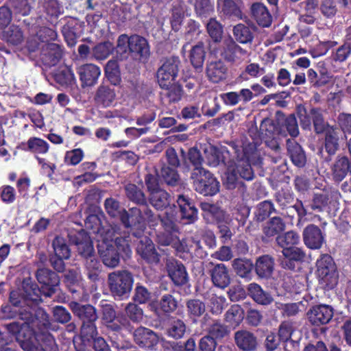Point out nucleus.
Listing matches in <instances>:
<instances>
[{"mask_svg":"<svg viewBox=\"0 0 351 351\" xmlns=\"http://www.w3.org/2000/svg\"><path fill=\"white\" fill-rule=\"evenodd\" d=\"M1 311L5 318H15L17 316L25 322L23 324L18 322H12L5 325L8 331L16 337L21 343V348L25 351H33L34 347L29 341L34 337L33 324L36 317L32 310H27L24 306L16 310L10 306H2Z\"/></svg>","mask_w":351,"mask_h":351,"instance_id":"nucleus-1","label":"nucleus"},{"mask_svg":"<svg viewBox=\"0 0 351 351\" xmlns=\"http://www.w3.org/2000/svg\"><path fill=\"white\" fill-rule=\"evenodd\" d=\"M189 166L193 167L191 178L195 189L204 195H213L219 191V182L213 175L202 167L201 155H181Z\"/></svg>","mask_w":351,"mask_h":351,"instance_id":"nucleus-2","label":"nucleus"},{"mask_svg":"<svg viewBox=\"0 0 351 351\" xmlns=\"http://www.w3.org/2000/svg\"><path fill=\"white\" fill-rule=\"evenodd\" d=\"M179 63L180 61L178 58L171 57L167 58L157 72V80L160 86L167 90L173 88L175 92L174 95L171 91L169 93V97L173 101L178 99L180 97L181 90L180 87L173 86L178 71Z\"/></svg>","mask_w":351,"mask_h":351,"instance_id":"nucleus-3","label":"nucleus"},{"mask_svg":"<svg viewBox=\"0 0 351 351\" xmlns=\"http://www.w3.org/2000/svg\"><path fill=\"white\" fill-rule=\"evenodd\" d=\"M251 155H237L227 164V172L224 184L228 189H233L238 180V174L243 178L250 180L253 178V171L250 163Z\"/></svg>","mask_w":351,"mask_h":351,"instance_id":"nucleus-4","label":"nucleus"},{"mask_svg":"<svg viewBox=\"0 0 351 351\" xmlns=\"http://www.w3.org/2000/svg\"><path fill=\"white\" fill-rule=\"evenodd\" d=\"M133 282L132 275L125 270L111 272L108 276V283L112 295L119 298L128 297Z\"/></svg>","mask_w":351,"mask_h":351,"instance_id":"nucleus-5","label":"nucleus"},{"mask_svg":"<svg viewBox=\"0 0 351 351\" xmlns=\"http://www.w3.org/2000/svg\"><path fill=\"white\" fill-rule=\"evenodd\" d=\"M317 275L319 280L329 287L337 282V273L332 258L328 254H323L317 261Z\"/></svg>","mask_w":351,"mask_h":351,"instance_id":"nucleus-6","label":"nucleus"},{"mask_svg":"<svg viewBox=\"0 0 351 351\" xmlns=\"http://www.w3.org/2000/svg\"><path fill=\"white\" fill-rule=\"evenodd\" d=\"M36 276L39 283L43 285L44 294L51 297L56 291L60 284L58 276L49 269L40 268L37 270Z\"/></svg>","mask_w":351,"mask_h":351,"instance_id":"nucleus-7","label":"nucleus"},{"mask_svg":"<svg viewBox=\"0 0 351 351\" xmlns=\"http://www.w3.org/2000/svg\"><path fill=\"white\" fill-rule=\"evenodd\" d=\"M261 131L265 138V143L274 150L278 147L276 140L278 135H286L282 128H278L276 123L270 119H265L261 124Z\"/></svg>","mask_w":351,"mask_h":351,"instance_id":"nucleus-8","label":"nucleus"},{"mask_svg":"<svg viewBox=\"0 0 351 351\" xmlns=\"http://www.w3.org/2000/svg\"><path fill=\"white\" fill-rule=\"evenodd\" d=\"M303 240L308 248L317 250L322 247L324 242V237L319 227L310 224L303 230Z\"/></svg>","mask_w":351,"mask_h":351,"instance_id":"nucleus-9","label":"nucleus"},{"mask_svg":"<svg viewBox=\"0 0 351 351\" xmlns=\"http://www.w3.org/2000/svg\"><path fill=\"white\" fill-rule=\"evenodd\" d=\"M332 316V308L328 305L315 306L308 312L309 321L317 326L327 324Z\"/></svg>","mask_w":351,"mask_h":351,"instance_id":"nucleus-10","label":"nucleus"},{"mask_svg":"<svg viewBox=\"0 0 351 351\" xmlns=\"http://www.w3.org/2000/svg\"><path fill=\"white\" fill-rule=\"evenodd\" d=\"M166 267L169 277L178 285H182L187 282L188 275L184 266L173 258H168Z\"/></svg>","mask_w":351,"mask_h":351,"instance_id":"nucleus-11","label":"nucleus"},{"mask_svg":"<svg viewBox=\"0 0 351 351\" xmlns=\"http://www.w3.org/2000/svg\"><path fill=\"white\" fill-rule=\"evenodd\" d=\"M77 73L83 86H92L97 82L101 70L95 64H85L78 68Z\"/></svg>","mask_w":351,"mask_h":351,"instance_id":"nucleus-12","label":"nucleus"},{"mask_svg":"<svg viewBox=\"0 0 351 351\" xmlns=\"http://www.w3.org/2000/svg\"><path fill=\"white\" fill-rule=\"evenodd\" d=\"M210 272L212 282L215 287L223 289L230 284L231 277L224 264H216Z\"/></svg>","mask_w":351,"mask_h":351,"instance_id":"nucleus-13","label":"nucleus"},{"mask_svg":"<svg viewBox=\"0 0 351 351\" xmlns=\"http://www.w3.org/2000/svg\"><path fill=\"white\" fill-rule=\"evenodd\" d=\"M134 341L140 347L152 348L159 341L158 336L150 329L141 327L134 333Z\"/></svg>","mask_w":351,"mask_h":351,"instance_id":"nucleus-14","label":"nucleus"},{"mask_svg":"<svg viewBox=\"0 0 351 351\" xmlns=\"http://www.w3.org/2000/svg\"><path fill=\"white\" fill-rule=\"evenodd\" d=\"M137 252L148 263H158L160 261V255L157 252L154 243L147 237H144L140 241Z\"/></svg>","mask_w":351,"mask_h":351,"instance_id":"nucleus-15","label":"nucleus"},{"mask_svg":"<svg viewBox=\"0 0 351 351\" xmlns=\"http://www.w3.org/2000/svg\"><path fill=\"white\" fill-rule=\"evenodd\" d=\"M99 254L103 263L108 267H115L119 263V254L112 245L103 242L98 245Z\"/></svg>","mask_w":351,"mask_h":351,"instance_id":"nucleus-16","label":"nucleus"},{"mask_svg":"<svg viewBox=\"0 0 351 351\" xmlns=\"http://www.w3.org/2000/svg\"><path fill=\"white\" fill-rule=\"evenodd\" d=\"M41 291L36 285L23 284V302L26 304L27 308H25L32 310L34 314V306L41 301Z\"/></svg>","mask_w":351,"mask_h":351,"instance_id":"nucleus-17","label":"nucleus"},{"mask_svg":"<svg viewBox=\"0 0 351 351\" xmlns=\"http://www.w3.org/2000/svg\"><path fill=\"white\" fill-rule=\"evenodd\" d=\"M234 341L237 347L243 351H254L257 346L256 337L247 330H242L236 332Z\"/></svg>","mask_w":351,"mask_h":351,"instance_id":"nucleus-18","label":"nucleus"},{"mask_svg":"<svg viewBox=\"0 0 351 351\" xmlns=\"http://www.w3.org/2000/svg\"><path fill=\"white\" fill-rule=\"evenodd\" d=\"M69 306L73 313L82 320L83 324L95 322L97 319L95 309L91 305H80L76 302H71Z\"/></svg>","mask_w":351,"mask_h":351,"instance_id":"nucleus-19","label":"nucleus"},{"mask_svg":"<svg viewBox=\"0 0 351 351\" xmlns=\"http://www.w3.org/2000/svg\"><path fill=\"white\" fill-rule=\"evenodd\" d=\"M227 68L221 60L210 62L206 66V75L209 80L218 83L226 78Z\"/></svg>","mask_w":351,"mask_h":351,"instance_id":"nucleus-20","label":"nucleus"},{"mask_svg":"<svg viewBox=\"0 0 351 351\" xmlns=\"http://www.w3.org/2000/svg\"><path fill=\"white\" fill-rule=\"evenodd\" d=\"M130 51L141 58H147L149 55V46L147 40L138 35L130 36Z\"/></svg>","mask_w":351,"mask_h":351,"instance_id":"nucleus-21","label":"nucleus"},{"mask_svg":"<svg viewBox=\"0 0 351 351\" xmlns=\"http://www.w3.org/2000/svg\"><path fill=\"white\" fill-rule=\"evenodd\" d=\"M121 221L127 228L138 226L141 229L144 227V218L142 211L138 208H131L130 213L127 211L123 212L121 215Z\"/></svg>","mask_w":351,"mask_h":351,"instance_id":"nucleus-22","label":"nucleus"},{"mask_svg":"<svg viewBox=\"0 0 351 351\" xmlns=\"http://www.w3.org/2000/svg\"><path fill=\"white\" fill-rule=\"evenodd\" d=\"M274 266V258L269 255H264L259 257L255 265V271L256 274L261 278L269 277Z\"/></svg>","mask_w":351,"mask_h":351,"instance_id":"nucleus-23","label":"nucleus"},{"mask_svg":"<svg viewBox=\"0 0 351 351\" xmlns=\"http://www.w3.org/2000/svg\"><path fill=\"white\" fill-rule=\"evenodd\" d=\"M177 203L180 207L182 219L187 220L186 223L195 221L197 218V209L184 195H179Z\"/></svg>","mask_w":351,"mask_h":351,"instance_id":"nucleus-24","label":"nucleus"},{"mask_svg":"<svg viewBox=\"0 0 351 351\" xmlns=\"http://www.w3.org/2000/svg\"><path fill=\"white\" fill-rule=\"evenodd\" d=\"M77 246V251L84 258L90 257L93 254L94 250L92 242L84 232H78L76 240L73 241Z\"/></svg>","mask_w":351,"mask_h":351,"instance_id":"nucleus-25","label":"nucleus"},{"mask_svg":"<svg viewBox=\"0 0 351 351\" xmlns=\"http://www.w3.org/2000/svg\"><path fill=\"white\" fill-rule=\"evenodd\" d=\"M247 291L250 295L258 304L268 305L273 301L271 295L269 293L263 291L256 283L250 284L247 287Z\"/></svg>","mask_w":351,"mask_h":351,"instance_id":"nucleus-26","label":"nucleus"},{"mask_svg":"<svg viewBox=\"0 0 351 351\" xmlns=\"http://www.w3.org/2000/svg\"><path fill=\"white\" fill-rule=\"evenodd\" d=\"M224 57L229 61H234L246 55L247 51L235 43L232 38H229L224 40Z\"/></svg>","mask_w":351,"mask_h":351,"instance_id":"nucleus-27","label":"nucleus"},{"mask_svg":"<svg viewBox=\"0 0 351 351\" xmlns=\"http://www.w3.org/2000/svg\"><path fill=\"white\" fill-rule=\"evenodd\" d=\"M114 90L108 86H100L97 91L96 100L98 104L104 107L112 106L115 101Z\"/></svg>","mask_w":351,"mask_h":351,"instance_id":"nucleus-28","label":"nucleus"},{"mask_svg":"<svg viewBox=\"0 0 351 351\" xmlns=\"http://www.w3.org/2000/svg\"><path fill=\"white\" fill-rule=\"evenodd\" d=\"M252 12L257 23L263 27H269L271 23V16L266 7L261 3H254Z\"/></svg>","mask_w":351,"mask_h":351,"instance_id":"nucleus-29","label":"nucleus"},{"mask_svg":"<svg viewBox=\"0 0 351 351\" xmlns=\"http://www.w3.org/2000/svg\"><path fill=\"white\" fill-rule=\"evenodd\" d=\"M176 214V206L173 205V206L167 208L163 216L159 217L166 231L177 232L178 228L176 225V221H177Z\"/></svg>","mask_w":351,"mask_h":351,"instance_id":"nucleus-30","label":"nucleus"},{"mask_svg":"<svg viewBox=\"0 0 351 351\" xmlns=\"http://www.w3.org/2000/svg\"><path fill=\"white\" fill-rule=\"evenodd\" d=\"M186 11V7L183 3L179 2L173 5L171 20L173 30L178 31L180 29L183 19L185 15H187Z\"/></svg>","mask_w":351,"mask_h":351,"instance_id":"nucleus-31","label":"nucleus"},{"mask_svg":"<svg viewBox=\"0 0 351 351\" xmlns=\"http://www.w3.org/2000/svg\"><path fill=\"white\" fill-rule=\"evenodd\" d=\"M206 51L202 43H199L190 51L189 59L195 68H201L204 64Z\"/></svg>","mask_w":351,"mask_h":351,"instance_id":"nucleus-32","label":"nucleus"},{"mask_svg":"<svg viewBox=\"0 0 351 351\" xmlns=\"http://www.w3.org/2000/svg\"><path fill=\"white\" fill-rule=\"evenodd\" d=\"M244 317L243 311L239 305H232L225 314V321L232 326H237Z\"/></svg>","mask_w":351,"mask_h":351,"instance_id":"nucleus-33","label":"nucleus"},{"mask_svg":"<svg viewBox=\"0 0 351 351\" xmlns=\"http://www.w3.org/2000/svg\"><path fill=\"white\" fill-rule=\"evenodd\" d=\"M114 46L110 42H104L95 45L91 51L92 56L97 60L106 59L113 51Z\"/></svg>","mask_w":351,"mask_h":351,"instance_id":"nucleus-34","label":"nucleus"},{"mask_svg":"<svg viewBox=\"0 0 351 351\" xmlns=\"http://www.w3.org/2000/svg\"><path fill=\"white\" fill-rule=\"evenodd\" d=\"M107 239L115 240V244L118 250L124 252L127 256L130 253L129 240L128 237H116L117 226L111 227L107 232Z\"/></svg>","mask_w":351,"mask_h":351,"instance_id":"nucleus-35","label":"nucleus"},{"mask_svg":"<svg viewBox=\"0 0 351 351\" xmlns=\"http://www.w3.org/2000/svg\"><path fill=\"white\" fill-rule=\"evenodd\" d=\"M348 171L351 173V164L347 157L342 156L334 165L333 175L335 179L337 181L342 180Z\"/></svg>","mask_w":351,"mask_h":351,"instance_id":"nucleus-36","label":"nucleus"},{"mask_svg":"<svg viewBox=\"0 0 351 351\" xmlns=\"http://www.w3.org/2000/svg\"><path fill=\"white\" fill-rule=\"evenodd\" d=\"M285 229V223L280 217L271 218L264 226L263 232L268 237L274 235L282 232Z\"/></svg>","mask_w":351,"mask_h":351,"instance_id":"nucleus-37","label":"nucleus"},{"mask_svg":"<svg viewBox=\"0 0 351 351\" xmlns=\"http://www.w3.org/2000/svg\"><path fill=\"white\" fill-rule=\"evenodd\" d=\"M276 241L278 246L282 247V250H285L287 247H292L298 244L300 241V237L296 232L293 231H289L285 234L278 235L276 239Z\"/></svg>","mask_w":351,"mask_h":351,"instance_id":"nucleus-38","label":"nucleus"},{"mask_svg":"<svg viewBox=\"0 0 351 351\" xmlns=\"http://www.w3.org/2000/svg\"><path fill=\"white\" fill-rule=\"evenodd\" d=\"M169 195L162 189L149 195L150 204L158 210L165 208L169 203Z\"/></svg>","mask_w":351,"mask_h":351,"instance_id":"nucleus-39","label":"nucleus"},{"mask_svg":"<svg viewBox=\"0 0 351 351\" xmlns=\"http://www.w3.org/2000/svg\"><path fill=\"white\" fill-rule=\"evenodd\" d=\"M232 267L238 276L247 278L253 268V264L249 260L237 258L232 262Z\"/></svg>","mask_w":351,"mask_h":351,"instance_id":"nucleus-40","label":"nucleus"},{"mask_svg":"<svg viewBox=\"0 0 351 351\" xmlns=\"http://www.w3.org/2000/svg\"><path fill=\"white\" fill-rule=\"evenodd\" d=\"M186 308L189 315L193 319L202 316L206 311L204 303L197 299L189 300L186 303Z\"/></svg>","mask_w":351,"mask_h":351,"instance_id":"nucleus-41","label":"nucleus"},{"mask_svg":"<svg viewBox=\"0 0 351 351\" xmlns=\"http://www.w3.org/2000/svg\"><path fill=\"white\" fill-rule=\"evenodd\" d=\"M338 148V132L333 128L326 130L325 151L328 154H334Z\"/></svg>","mask_w":351,"mask_h":351,"instance_id":"nucleus-42","label":"nucleus"},{"mask_svg":"<svg viewBox=\"0 0 351 351\" xmlns=\"http://www.w3.org/2000/svg\"><path fill=\"white\" fill-rule=\"evenodd\" d=\"M127 197L132 201L139 204H146V198L144 193L136 185L130 184L125 186Z\"/></svg>","mask_w":351,"mask_h":351,"instance_id":"nucleus-43","label":"nucleus"},{"mask_svg":"<svg viewBox=\"0 0 351 351\" xmlns=\"http://www.w3.org/2000/svg\"><path fill=\"white\" fill-rule=\"evenodd\" d=\"M233 34L236 40L241 43H250L253 38L250 29L243 24H239L234 26Z\"/></svg>","mask_w":351,"mask_h":351,"instance_id":"nucleus-44","label":"nucleus"},{"mask_svg":"<svg viewBox=\"0 0 351 351\" xmlns=\"http://www.w3.org/2000/svg\"><path fill=\"white\" fill-rule=\"evenodd\" d=\"M53 247L57 256L64 259L70 257V250L62 237H56L53 241Z\"/></svg>","mask_w":351,"mask_h":351,"instance_id":"nucleus-45","label":"nucleus"},{"mask_svg":"<svg viewBox=\"0 0 351 351\" xmlns=\"http://www.w3.org/2000/svg\"><path fill=\"white\" fill-rule=\"evenodd\" d=\"M186 332V325L183 321L176 319L171 322L167 333L169 337L178 339L184 337Z\"/></svg>","mask_w":351,"mask_h":351,"instance_id":"nucleus-46","label":"nucleus"},{"mask_svg":"<svg viewBox=\"0 0 351 351\" xmlns=\"http://www.w3.org/2000/svg\"><path fill=\"white\" fill-rule=\"evenodd\" d=\"M226 299L223 296L213 295L209 300L208 307L213 314H221L226 306Z\"/></svg>","mask_w":351,"mask_h":351,"instance_id":"nucleus-47","label":"nucleus"},{"mask_svg":"<svg viewBox=\"0 0 351 351\" xmlns=\"http://www.w3.org/2000/svg\"><path fill=\"white\" fill-rule=\"evenodd\" d=\"M160 174L165 183L169 186H176L180 182L179 176L172 167H163Z\"/></svg>","mask_w":351,"mask_h":351,"instance_id":"nucleus-48","label":"nucleus"},{"mask_svg":"<svg viewBox=\"0 0 351 351\" xmlns=\"http://www.w3.org/2000/svg\"><path fill=\"white\" fill-rule=\"evenodd\" d=\"M105 208L106 212L112 217H119L121 219V215L126 210L122 208L119 202L113 198H108L105 200Z\"/></svg>","mask_w":351,"mask_h":351,"instance_id":"nucleus-49","label":"nucleus"},{"mask_svg":"<svg viewBox=\"0 0 351 351\" xmlns=\"http://www.w3.org/2000/svg\"><path fill=\"white\" fill-rule=\"evenodd\" d=\"M28 152L43 154L48 151V143L38 138H30L27 142Z\"/></svg>","mask_w":351,"mask_h":351,"instance_id":"nucleus-50","label":"nucleus"},{"mask_svg":"<svg viewBox=\"0 0 351 351\" xmlns=\"http://www.w3.org/2000/svg\"><path fill=\"white\" fill-rule=\"evenodd\" d=\"M207 31L210 36L217 42L221 38L222 27L218 21L214 19H211L207 24Z\"/></svg>","mask_w":351,"mask_h":351,"instance_id":"nucleus-51","label":"nucleus"},{"mask_svg":"<svg viewBox=\"0 0 351 351\" xmlns=\"http://www.w3.org/2000/svg\"><path fill=\"white\" fill-rule=\"evenodd\" d=\"M125 314L132 322H138L143 318V310L134 303H129L125 306Z\"/></svg>","mask_w":351,"mask_h":351,"instance_id":"nucleus-52","label":"nucleus"},{"mask_svg":"<svg viewBox=\"0 0 351 351\" xmlns=\"http://www.w3.org/2000/svg\"><path fill=\"white\" fill-rule=\"evenodd\" d=\"M315 130L317 133H322L326 129L327 125L324 122L322 114L319 109L313 108L311 110Z\"/></svg>","mask_w":351,"mask_h":351,"instance_id":"nucleus-53","label":"nucleus"},{"mask_svg":"<svg viewBox=\"0 0 351 351\" xmlns=\"http://www.w3.org/2000/svg\"><path fill=\"white\" fill-rule=\"evenodd\" d=\"M217 7L226 15H237L239 12L237 6L232 0H217Z\"/></svg>","mask_w":351,"mask_h":351,"instance_id":"nucleus-54","label":"nucleus"},{"mask_svg":"<svg viewBox=\"0 0 351 351\" xmlns=\"http://www.w3.org/2000/svg\"><path fill=\"white\" fill-rule=\"evenodd\" d=\"M105 73L108 80L115 84L118 81L119 76L117 62L115 60H109L106 65Z\"/></svg>","mask_w":351,"mask_h":351,"instance_id":"nucleus-55","label":"nucleus"},{"mask_svg":"<svg viewBox=\"0 0 351 351\" xmlns=\"http://www.w3.org/2000/svg\"><path fill=\"white\" fill-rule=\"evenodd\" d=\"M282 252L284 257L295 261H302L305 257L304 252L301 248L295 247V245L282 250Z\"/></svg>","mask_w":351,"mask_h":351,"instance_id":"nucleus-56","label":"nucleus"},{"mask_svg":"<svg viewBox=\"0 0 351 351\" xmlns=\"http://www.w3.org/2000/svg\"><path fill=\"white\" fill-rule=\"evenodd\" d=\"M274 205L271 202L264 201L258 204L256 217L259 221H263L274 211Z\"/></svg>","mask_w":351,"mask_h":351,"instance_id":"nucleus-57","label":"nucleus"},{"mask_svg":"<svg viewBox=\"0 0 351 351\" xmlns=\"http://www.w3.org/2000/svg\"><path fill=\"white\" fill-rule=\"evenodd\" d=\"M160 308L165 313L172 312L177 308V301L171 295H165L160 300Z\"/></svg>","mask_w":351,"mask_h":351,"instance_id":"nucleus-58","label":"nucleus"},{"mask_svg":"<svg viewBox=\"0 0 351 351\" xmlns=\"http://www.w3.org/2000/svg\"><path fill=\"white\" fill-rule=\"evenodd\" d=\"M47 54L51 58V63L55 64L62 56V49L57 43H47L46 45Z\"/></svg>","mask_w":351,"mask_h":351,"instance_id":"nucleus-59","label":"nucleus"},{"mask_svg":"<svg viewBox=\"0 0 351 351\" xmlns=\"http://www.w3.org/2000/svg\"><path fill=\"white\" fill-rule=\"evenodd\" d=\"M228 295L231 301L237 302L244 299L246 296V293L241 285H236L229 289Z\"/></svg>","mask_w":351,"mask_h":351,"instance_id":"nucleus-60","label":"nucleus"},{"mask_svg":"<svg viewBox=\"0 0 351 351\" xmlns=\"http://www.w3.org/2000/svg\"><path fill=\"white\" fill-rule=\"evenodd\" d=\"M86 266L87 269L89 271L88 277L93 280H95L97 277V273L99 270V263L93 257V255L90 257L86 258Z\"/></svg>","mask_w":351,"mask_h":351,"instance_id":"nucleus-61","label":"nucleus"},{"mask_svg":"<svg viewBox=\"0 0 351 351\" xmlns=\"http://www.w3.org/2000/svg\"><path fill=\"white\" fill-rule=\"evenodd\" d=\"M209 333L213 338H223L228 333V330L226 326L216 321L210 326Z\"/></svg>","mask_w":351,"mask_h":351,"instance_id":"nucleus-62","label":"nucleus"},{"mask_svg":"<svg viewBox=\"0 0 351 351\" xmlns=\"http://www.w3.org/2000/svg\"><path fill=\"white\" fill-rule=\"evenodd\" d=\"M297 113L300 119L301 127L304 130H310L311 126V120L307 114L306 110L302 105L297 107Z\"/></svg>","mask_w":351,"mask_h":351,"instance_id":"nucleus-63","label":"nucleus"},{"mask_svg":"<svg viewBox=\"0 0 351 351\" xmlns=\"http://www.w3.org/2000/svg\"><path fill=\"white\" fill-rule=\"evenodd\" d=\"M216 346L215 339L210 336L202 337L199 343V351H215Z\"/></svg>","mask_w":351,"mask_h":351,"instance_id":"nucleus-64","label":"nucleus"}]
</instances>
